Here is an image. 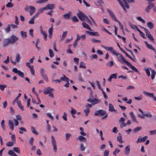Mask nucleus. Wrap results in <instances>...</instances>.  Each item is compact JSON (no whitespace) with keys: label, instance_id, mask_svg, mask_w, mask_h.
Listing matches in <instances>:
<instances>
[{"label":"nucleus","instance_id":"6e6d98bb","mask_svg":"<svg viewBox=\"0 0 156 156\" xmlns=\"http://www.w3.org/2000/svg\"><path fill=\"white\" fill-rule=\"evenodd\" d=\"M113 65L114 63L112 61H111L110 62H108L107 64V65L109 67H112L113 66Z\"/></svg>","mask_w":156,"mask_h":156},{"label":"nucleus","instance_id":"412c9836","mask_svg":"<svg viewBox=\"0 0 156 156\" xmlns=\"http://www.w3.org/2000/svg\"><path fill=\"white\" fill-rule=\"evenodd\" d=\"M152 69L151 68H148L147 69H144L147 76H150V70L151 72Z\"/></svg>","mask_w":156,"mask_h":156},{"label":"nucleus","instance_id":"6e6552de","mask_svg":"<svg viewBox=\"0 0 156 156\" xmlns=\"http://www.w3.org/2000/svg\"><path fill=\"white\" fill-rule=\"evenodd\" d=\"M77 16L79 19L82 21H84L85 18H87V16L83 12L80 11H79V13H77Z\"/></svg>","mask_w":156,"mask_h":156},{"label":"nucleus","instance_id":"f3484780","mask_svg":"<svg viewBox=\"0 0 156 156\" xmlns=\"http://www.w3.org/2000/svg\"><path fill=\"white\" fill-rule=\"evenodd\" d=\"M8 125L11 129L12 130H13L14 128V124L12 120H10L9 121Z\"/></svg>","mask_w":156,"mask_h":156},{"label":"nucleus","instance_id":"8fccbe9b","mask_svg":"<svg viewBox=\"0 0 156 156\" xmlns=\"http://www.w3.org/2000/svg\"><path fill=\"white\" fill-rule=\"evenodd\" d=\"M18 75L21 76L22 78H23L24 76V73L23 72H21L20 70L19 71V72L17 73Z\"/></svg>","mask_w":156,"mask_h":156},{"label":"nucleus","instance_id":"20e7f679","mask_svg":"<svg viewBox=\"0 0 156 156\" xmlns=\"http://www.w3.org/2000/svg\"><path fill=\"white\" fill-rule=\"evenodd\" d=\"M54 91V89L50 87L46 88L44 90V93L45 94H49V96L52 98H53V95L52 92Z\"/></svg>","mask_w":156,"mask_h":156},{"label":"nucleus","instance_id":"c9c22d12","mask_svg":"<svg viewBox=\"0 0 156 156\" xmlns=\"http://www.w3.org/2000/svg\"><path fill=\"white\" fill-rule=\"evenodd\" d=\"M48 0H39L36 1L37 4H41L45 3L48 1Z\"/></svg>","mask_w":156,"mask_h":156},{"label":"nucleus","instance_id":"9d476101","mask_svg":"<svg viewBox=\"0 0 156 156\" xmlns=\"http://www.w3.org/2000/svg\"><path fill=\"white\" fill-rule=\"evenodd\" d=\"M143 93L146 96L153 98V100L156 102V97H154V93H149L145 91H144Z\"/></svg>","mask_w":156,"mask_h":156},{"label":"nucleus","instance_id":"3c124183","mask_svg":"<svg viewBox=\"0 0 156 156\" xmlns=\"http://www.w3.org/2000/svg\"><path fill=\"white\" fill-rule=\"evenodd\" d=\"M72 20L75 22H78L79 20L76 16H74L72 19Z\"/></svg>","mask_w":156,"mask_h":156},{"label":"nucleus","instance_id":"69168bd1","mask_svg":"<svg viewBox=\"0 0 156 156\" xmlns=\"http://www.w3.org/2000/svg\"><path fill=\"white\" fill-rule=\"evenodd\" d=\"M138 31L139 32L140 35L144 38H145L146 37H145L144 34L141 31L140 29L138 30Z\"/></svg>","mask_w":156,"mask_h":156},{"label":"nucleus","instance_id":"c85d7f7f","mask_svg":"<svg viewBox=\"0 0 156 156\" xmlns=\"http://www.w3.org/2000/svg\"><path fill=\"white\" fill-rule=\"evenodd\" d=\"M151 78L152 80H153L155 78L156 73L154 70H151Z\"/></svg>","mask_w":156,"mask_h":156},{"label":"nucleus","instance_id":"5701e85b","mask_svg":"<svg viewBox=\"0 0 156 156\" xmlns=\"http://www.w3.org/2000/svg\"><path fill=\"white\" fill-rule=\"evenodd\" d=\"M71 14L70 12H69L68 13L66 14L63 15V16L65 19H70V17Z\"/></svg>","mask_w":156,"mask_h":156},{"label":"nucleus","instance_id":"4c0bfd02","mask_svg":"<svg viewBox=\"0 0 156 156\" xmlns=\"http://www.w3.org/2000/svg\"><path fill=\"white\" fill-rule=\"evenodd\" d=\"M19 129L20 130V131L19 132V133L20 134H22L23 133V131L26 132L27 130L26 129L23 127H20Z\"/></svg>","mask_w":156,"mask_h":156},{"label":"nucleus","instance_id":"a211bd4d","mask_svg":"<svg viewBox=\"0 0 156 156\" xmlns=\"http://www.w3.org/2000/svg\"><path fill=\"white\" fill-rule=\"evenodd\" d=\"M129 114L131 117V118L132 119L133 121L134 122L137 123L138 122L136 120L135 116L134 115L133 113L132 112H130Z\"/></svg>","mask_w":156,"mask_h":156},{"label":"nucleus","instance_id":"f8f14e48","mask_svg":"<svg viewBox=\"0 0 156 156\" xmlns=\"http://www.w3.org/2000/svg\"><path fill=\"white\" fill-rule=\"evenodd\" d=\"M154 5V3H150L149 5L145 9V11L149 13L151 9L153 7Z\"/></svg>","mask_w":156,"mask_h":156},{"label":"nucleus","instance_id":"bf43d9fd","mask_svg":"<svg viewBox=\"0 0 156 156\" xmlns=\"http://www.w3.org/2000/svg\"><path fill=\"white\" fill-rule=\"evenodd\" d=\"M40 40L39 39H37L36 40V42L35 44V46L38 49H39V48L38 46V44H39V42Z\"/></svg>","mask_w":156,"mask_h":156},{"label":"nucleus","instance_id":"4be33fe9","mask_svg":"<svg viewBox=\"0 0 156 156\" xmlns=\"http://www.w3.org/2000/svg\"><path fill=\"white\" fill-rule=\"evenodd\" d=\"M119 136L117 137V140L118 141L121 143H123V140H122V138L120 133H119Z\"/></svg>","mask_w":156,"mask_h":156},{"label":"nucleus","instance_id":"e433bc0d","mask_svg":"<svg viewBox=\"0 0 156 156\" xmlns=\"http://www.w3.org/2000/svg\"><path fill=\"white\" fill-rule=\"evenodd\" d=\"M1 126L2 127L3 130H5V121L4 120H2L1 121Z\"/></svg>","mask_w":156,"mask_h":156},{"label":"nucleus","instance_id":"4468645a","mask_svg":"<svg viewBox=\"0 0 156 156\" xmlns=\"http://www.w3.org/2000/svg\"><path fill=\"white\" fill-rule=\"evenodd\" d=\"M127 65L130 67L133 71L138 73H139V72L138 69L134 66H133L130 62H129Z\"/></svg>","mask_w":156,"mask_h":156},{"label":"nucleus","instance_id":"cd10ccee","mask_svg":"<svg viewBox=\"0 0 156 156\" xmlns=\"http://www.w3.org/2000/svg\"><path fill=\"white\" fill-rule=\"evenodd\" d=\"M41 33L43 35L44 39H46L47 36V34L46 32L45 31H43L41 29Z\"/></svg>","mask_w":156,"mask_h":156},{"label":"nucleus","instance_id":"37998d69","mask_svg":"<svg viewBox=\"0 0 156 156\" xmlns=\"http://www.w3.org/2000/svg\"><path fill=\"white\" fill-rule=\"evenodd\" d=\"M31 131L32 132L36 134V135H38V133H37V132L36 131H35V129L34 128V127H33V126H31Z\"/></svg>","mask_w":156,"mask_h":156},{"label":"nucleus","instance_id":"a19ab883","mask_svg":"<svg viewBox=\"0 0 156 156\" xmlns=\"http://www.w3.org/2000/svg\"><path fill=\"white\" fill-rule=\"evenodd\" d=\"M49 51L50 54V56L51 57H52L54 56V54L52 50L51 49H49Z\"/></svg>","mask_w":156,"mask_h":156},{"label":"nucleus","instance_id":"f257e3e1","mask_svg":"<svg viewBox=\"0 0 156 156\" xmlns=\"http://www.w3.org/2000/svg\"><path fill=\"white\" fill-rule=\"evenodd\" d=\"M18 38L14 35H12L9 38L4 40L3 47H5L10 44H13L18 40Z\"/></svg>","mask_w":156,"mask_h":156},{"label":"nucleus","instance_id":"dca6fc26","mask_svg":"<svg viewBox=\"0 0 156 156\" xmlns=\"http://www.w3.org/2000/svg\"><path fill=\"white\" fill-rule=\"evenodd\" d=\"M45 8H46V9H51L52 10L54 9L55 8L54 7V4H48L45 7Z\"/></svg>","mask_w":156,"mask_h":156},{"label":"nucleus","instance_id":"f704fd0d","mask_svg":"<svg viewBox=\"0 0 156 156\" xmlns=\"http://www.w3.org/2000/svg\"><path fill=\"white\" fill-rule=\"evenodd\" d=\"M53 24L52 25L51 27L48 30V33L49 34V36H51L52 34L53 31Z\"/></svg>","mask_w":156,"mask_h":156},{"label":"nucleus","instance_id":"49530a36","mask_svg":"<svg viewBox=\"0 0 156 156\" xmlns=\"http://www.w3.org/2000/svg\"><path fill=\"white\" fill-rule=\"evenodd\" d=\"M20 59V55L17 54L16 56V61L18 62H19Z\"/></svg>","mask_w":156,"mask_h":156},{"label":"nucleus","instance_id":"774afa93","mask_svg":"<svg viewBox=\"0 0 156 156\" xmlns=\"http://www.w3.org/2000/svg\"><path fill=\"white\" fill-rule=\"evenodd\" d=\"M109 152V151L108 150H105L104 152V156H108Z\"/></svg>","mask_w":156,"mask_h":156},{"label":"nucleus","instance_id":"72a5a7b5","mask_svg":"<svg viewBox=\"0 0 156 156\" xmlns=\"http://www.w3.org/2000/svg\"><path fill=\"white\" fill-rule=\"evenodd\" d=\"M14 145V142L9 141L6 144V145L8 147H12Z\"/></svg>","mask_w":156,"mask_h":156},{"label":"nucleus","instance_id":"58836bf2","mask_svg":"<svg viewBox=\"0 0 156 156\" xmlns=\"http://www.w3.org/2000/svg\"><path fill=\"white\" fill-rule=\"evenodd\" d=\"M67 33V31H64L63 32L62 35V40H64L65 39L66 37Z\"/></svg>","mask_w":156,"mask_h":156},{"label":"nucleus","instance_id":"2eb2a0df","mask_svg":"<svg viewBox=\"0 0 156 156\" xmlns=\"http://www.w3.org/2000/svg\"><path fill=\"white\" fill-rule=\"evenodd\" d=\"M29 8L30 9V11H29V13L30 15L32 16L35 12V8L32 6H29Z\"/></svg>","mask_w":156,"mask_h":156},{"label":"nucleus","instance_id":"5fc2aeb1","mask_svg":"<svg viewBox=\"0 0 156 156\" xmlns=\"http://www.w3.org/2000/svg\"><path fill=\"white\" fill-rule=\"evenodd\" d=\"M90 35H92V36H99V34L97 32H91Z\"/></svg>","mask_w":156,"mask_h":156},{"label":"nucleus","instance_id":"4d7b16f0","mask_svg":"<svg viewBox=\"0 0 156 156\" xmlns=\"http://www.w3.org/2000/svg\"><path fill=\"white\" fill-rule=\"evenodd\" d=\"M137 19L140 21H141L143 23H145V21L144 20L142 19V18L140 16L138 17H137Z\"/></svg>","mask_w":156,"mask_h":156},{"label":"nucleus","instance_id":"13d9d810","mask_svg":"<svg viewBox=\"0 0 156 156\" xmlns=\"http://www.w3.org/2000/svg\"><path fill=\"white\" fill-rule=\"evenodd\" d=\"M96 83L98 87V88L100 89L101 90H102V89L101 88V86L100 85L99 82L98 81H96Z\"/></svg>","mask_w":156,"mask_h":156},{"label":"nucleus","instance_id":"ea45409f","mask_svg":"<svg viewBox=\"0 0 156 156\" xmlns=\"http://www.w3.org/2000/svg\"><path fill=\"white\" fill-rule=\"evenodd\" d=\"M142 129V127L140 126H138L135 128L133 130L135 132H137L141 130Z\"/></svg>","mask_w":156,"mask_h":156},{"label":"nucleus","instance_id":"2f4dec72","mask_svg":"<svg viewBox=\"0 0 156 156\" xmlns=\"http://www.w3.org/2000/svg\"><path fill=\"white\" fill-rule=\"evenodd\" d=\"M30 70L31 72L32 73V74L34 75H35V73L34 69V66H31V67H30Z\"/></svg>","mask_w":156,"mask_h":156},{"label":"nucleus","instance_id":"bb28decb","mask_svg":"<svg viewBox=\"0 0 156 156\" xmlns=\"http://www.w3.org/2000/svg\"><path fill=\"white\" fill-rule=\"evenodd\" d=\"M148 27L150 29H153L154 27V24L151 22H148L147 23Z\"/></svg>","mask_w":156,"mask_h":156},{"label":"nucleus","instance_id":"393cba45","mask_svg":"<svg viewBox=\"0 0 156 156\" xmlns=\"http://www.w3.org/2000/svg\"><path fill=\"white\" fill-rule=\"evenodd\" d=\"M100 102L101 100L96 98H94L93 99V102L92 104L93 105H95V104L99 103Z\"/></svg>","mask_w":156,"mask_h":156},{"label":"nucleus","instance_id":"0e129e2a","mask_svg":"<svg viewBox=\"0 0 156 156\" xmlns=\"http://www.w3.org/2000/svg\"><path fill=\"white\" fill-rule=\"evenodd\" d=\"M150 134L151 135H154L156 134V129L150 131L149 132Z\"/></svg>","mask_w":156,"mask_h":156},{"label":"nucleus","instance_id":"473e14b6","mask_svg":"<svg viewBox=\"0 0 156 156\" xmlns=\"http://www.w3.org/2000/svg\"><path fill=\"white\" fill-rule=\"evenodd\" d=\"M21 35L22 37H27L26 32H24L22 31L21 32Z\"/></svg>","mask_w":156,"mask_h":156},{"label":"nucleus","instance_id":"7ed1b4c3","mask_svg":"<svg viewBox=\"0 0 156 156\" xmlns=\"http://www.w3.org/2000/svg\"><path fill=\"white\" fill-rule=\"evenodd\" d=\"M105 115L102 118V119H106L108 116V114H107L106 112L102 110L97 111L94 114V115L95 116L99 115L101 116H102Z\"/></svg>","mask_w":156,"mask_h":156},{"label":"nucleus","instance_id":"c03bdc74","mask_svg":"<svg viewBox=\"0 0 156 156\" xmlns=\"http://www.w3.org/2000/svg\"><path fill=\"white\" fill-rule=\"evenodd\" d=\"M84 112L85 113L86 116H87L90 112V110L89 108H86V109L84 110Z\"/></svg>","mask_w":156,"mask_h":156},{"label":"nucleus","instance_id":"9b49d317","mask_svg":"<svg viewBox=\"0 0 156 156\" xmlns=\"http://www.w3.org/2000/svg\"><path fill=\"white\" fill-rule=\"evenodd\" d=\"M51 143L53 147L54 150L55 152H56L57 151V145L56 142L54 137L53 136H51Z\"/></svg>","mask_w":156,"mask_h":156},{"label":"nucleus","instance_id":"a18cd8bd","mask_svg":"<svg viewBox=\"0 0 156 156\" xmlns=\"http://www.w3.org/2000/svg\"><path fill=\"white\" fill-rule=\"evenodd\" d=\"M91 41L94 43H101V41L99 40H97L95 39H92L91 40Z\"/></svg>","mask_w":156,"mask_h":156},{"label":"nucleus","instance_id":"6ab92c4d","mask_svg":"<svg viewBox=\"0 0 156 156\" xmlns=\"http://www.w3.org/2000/svg\"><path fill=\"white\" fill-rule=\"evenodd\" d=\"M83 27L84 28H86L87 29L90 31H92V30L90 28L88 25L85 22H83L82 23Z\"/></svg>","mask_w":156,"mask_h":156},{"label":"nucleus","instance_id":"680f3d73","mask_svg":"<svg viewBox=\"0 0 156 156\" xmlns=\"http://www.w3.org/2000/svg\"><path fill=\"white\" fill-rule=\"evenodd\" d=\"M6 5L7 7L11 8L13 6V5L11 2H8Z\"/></svg>","mask_w":156,"mask_h":156},{"label":"nucleus","instance_id":"e2e57ef3","mask_svg":"<svg viewBox=\"0 0 156 156\" xmlns=\"http://www.w3.org/2000/svg\"><path fill=\"white\" fill-rule=\"evenodd\" d=\"M35 19L32 17L31 20L29 21V23L30 24H34V20Z\"/></svg>","mask_w":156,"mask_h":156},{"label":"nucleus","instance_id":"7c9ffc66","mask_svg":"<svg viewBox=\"0 0 156 156\" xmlns=\"http://www.w3.org/2000/svg\"><path fill=\"white\" fill-rule=\"evenodd\" d=\"M78 80L81 82H83L84 80L82 77V74L81 73H79L78 74Z\"/></svg>","mask_w":156,"mask_h":156},{"label":"nucleus","instance_id":"39448f33","mask_svg":"<svg viewBox=\"0 0 156 156\" xmlns=\"http://www.w3.org/2000/svg\"><path fill=\"white\" fill-rule=\"evenodd\" d=\"M102 47L106 50L110 51V52L114 55L116 56H118L119 55V53L116 51L114 50H113V48L112 47L104 46H102Z\"/></svg>","mask_w":156,"mask_h":156},{"label":"nucleus","instance_id":"f03ea898","mask_svg":"<svg viewBox=\"0 0 156 156\" xmlns=\"http://www.w3.org/2000/svg\"><path fill=\"white\" fill-rule=\"evenodd\" d=\"M107 10L112 19L114 20L115 21L117 22L118 23L121 29L122 30H124L123 26L121 24L120 22L118 20L116 16L112 12L108 9H107Z\"/></svg>","mask_w":156,"mask_h":156},{"label":"nucleus","instance_id":"423d86ee","mask_svg":"<svg viewBox=\"0 0 156 156\" xmlns=\"http://www.w3.org/2000/svg\"><path fill=\"white\" fill-rule=\"evenodd\" d=\"M117 56L118 61L121 63H125L127 65L129 63V62L126 61L122 55L119 53V55Z\"/></svg>","mask_w":156,"mask_h":156},{"label":"nucleus","instance_id":"b1692460","mask_svg":"<svg viewBox=\"0 0 156 156\" xmlns=\"http://www.w3.org/2000/svg\"><path fill=\"white\" fill-rule=\"evenodd\" d=\"M130 146L129 145H128L126 147L125 153L126 154H128L130 151Z\"/></svg>","mask_w":156,"mask_h":156},{"label":"nucleus","instance_id":"09e8293b","mask_svg":"<svg viewBox=\"0 0 156 156\" xmlns=\"http://www.w3.org/2000/svg\"><path fill=\"white\" fill-rule=\"evenodd\" d=\"M143 115L144 116H147L148 117L151 118L152 117V115L149 112H148L146 114H143Z\"/></svg>","mask_w":156,"mask_h":156},{"label":"nucleus","instance_id":"c756f323","mask_svg":"<svg viewBox=\"0 0 156 156\" xmlns=\"http://www.w3.org/2000/svg\"><path fill=\"white\" fill-rule=\"evenodd\" d=\"M109 111L111 112H113L115 110V109L113 106L111 104H109Z\"/></svg>","mask_w":156,"mask_h":156},{"label":"nucleus","instance_id":"ddd939ff","mask_svg":"<svg viewBox=\"0 0 156 156\" xmlns=\"http://www.w3.org/2000/svg\"><path fill=\"white\" fill-rule=\"evenodd\" d=\"M147 136H145L143 138H141V136L139 137L137 140L136 141L137 143H138L141 142H144L147 139Z\"/></svg>","mask_w":156,"mask_h":156},{"label":"nucleus","instance_id":"79ce46f5","mask_svg":"<svg viewBox=\"0 0 156 156\" xmlns=\"http://www.w3.org/2000/svg\"><path fill=\"white\" fill-rule=\"evenodd\" d=\"M13 151H15L18 153H20V149L18 147H15L13 148Z\"/></svg>","mask_w":156,"mask_h":156},{"label":"nucleus","instance_id":"a878e982","mask_svg":"<svg viewBox=\"0 0 156 156\" xmlns=\"http://www.w3.org/2000/svg\"><path fill=\"white\" fill-rule=\"evenodd\" d=\"M77 139H78L80 141H86V138L82 136H79L77 138Z\"/></svg>","mask_w":156,"mask_h":156},{"label":"nucleus","instance_id":"052dcab7","mask_svg":"<svg viewBox=\"0 0 156 156\" xmlns=\"http://www.w3.org/2000/svg\"><path fill=\"white\" fill-rule=\"evenodd\" d=\"M71 135L69 133H67L66 134V140H69V137L71 136Z\"/></svg>","mask_w":156,"mask_h":156},{"label":"nucleus","instance_id":"aec40b11","mask_svg":"<svg viewBox=\"0 0 156 156\" xmlns=\"http://www.w3.org/2000/svg\"><path fill=\"white\" fill-rule=\"evenodd\" d=\"M144 42L145 43L146 45L149 49L155 51V49L152 45L149 44L147 41H145Z\"/></svg>","mask_w":156,"mask_h":156},{"label":"nucleus","instance_id":"603ef678","mask_svg":"<svg viewBox=\"0 0 156 156\" xmlns=\"http://www.w3.org/2000/svg\"><path fill=\"white\" fill-rule=\"evenodd\" d=\"M46 10V8H45V7H44L43 8H41L40 9H39L38 11V12L40 13H42L43 12V11L44 10Z\"/></svg>","mask_w":156,"mask_h":156},{"label":"nucleus","instance_id":"1a4fd4ad","mask_svg":"<svg viewBox=\"0 0 156 156\" xmlns=\"http://www.w3.org/2000/svg\"><path fill=\"white\" fill-rule=\"evenodd\" d=\"M45 71L44 69L42 68L40 69V74L43 79L45 80L46 81H48V78L47 74L45 73Z\"/></svg>","mask_w":156,"mask_h":156},{"label":"nucleus","instance_id":"de8ad7c7","mask_svg":"<svg viewBox=\"0 0 156 156\" xmlns=\"http://www.w3.org/2000/svg\"><path fill=\"white\" fill-rule=\"evenodd\" d=\"M120 151V150L119 149L116 148L115 151L113 152V154L115 155H116L117 154L119 153Z\"/></svg>","mask_w":156,"mask_h":156},{"label":"nucleus","instance_id":"864d4df0","mask_svg":"<svg viewBox=\"0 0 156 156\" xmlns=\"http://www.w3.org/2000/svg\"><path fill=\"white\" fill-rule=\"evenodd\" d=\"M80 68H86V66L84 65V63L82 62H80Z\"/></svg>","mask_w":156,"mask_h":156},{"label":"nucleus","instance_id":"0eeeda50","mask_svg":"<svg viewBox=\"0 0 156 156\" xmlns=\"http://www.w3.org/2000/svg\"><path fill=\"white\" fill-rule=\"evenodd\" d=\"M141 28L143 29L145 31V32L146 35L147 37L149 39L152 41H154V39L153 38L150 32L148 31V30L146 28L142 27H140Z\"/></svg>","mask_w":156,"mask_h":156},{"label":"nucleus","instance_id":"338daca9","mask_svg":"<svg viewBox=\"0 0 156 156\" xmlns=\"http://www.w3.org/2000/svg\"><path fill=\"white\" fill-rule=\"evenodd\" d=\"M130 27L133 29H136V30H137V31H138V30L139 29V28H138L135 25H130Z\"/></svg>","mask_w":156,"mask_h":156}]
</instances>
